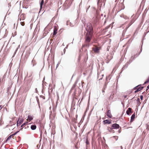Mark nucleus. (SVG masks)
<instances>
[{"label": "nucleus", "instance_id": "obj_1", "mask_svg": "<svg viewBox=\"0 0 149 149\" xmlns=\"http://www.w3.org/2000/svg\"><path fill=\"white\" fill-rule=\"evenodd\" d=\"M87 33L85 37V46L87 47L89 46V42H90L92 37L93 35V30L92 24L90 22H88L86 24V27H85Z\"/></svg>", "mask_w": 149, "mask_h": 149}, {"label": "nucleus", "instance_id": "obj_2", "mask_svg": "<svg viewBox=\"0 0 149 149\" xmlns=\"http://www.w3.org/2000/svg\"><path fill=\"white\" fill-rule=\"evenodd\" d=\"M24 119L22 118H19L17 122V127L19 126L23 122Z\"/></svg>", "mask_w": 149, "mask_h": 149}, {"label": "nucleus", "instance_id": "obj_3", "mask_svg": "<svg viewBox=\"0 0 149 149\" xmlns=\"http://www.w3.org/2000/svg\"><path fill=\"white\" fill-rule=\"evenodd\" d=\"M132 61L131 60V59H130L129 61H127L125 65L123 66L122 68V70H123L125 68H126L128 67V65H129L131 62H132Z\"/></svg>", "mask_w": 149, "mask_h": 149}, {"label": "nucleus", "instance_id": "obj_4", "mask_svg": "<svg viewBox=\"0 0 149 149\" xmlns=\"http://www.w3.org/2000/svg\"><path fill=\"white\" fill-rule=\"evenodd\" d=\"M111 126L112 128H113V129H118L120 127L119 125L116 123L113 124Z\"/></svg>", "mask_w": 149, "mask_h": 149}, {"label": "nucleus", "instance_id": "obj_5", "mask_svg": "<svg viewBox=\"0 0 149 149\" xmlns=\"http://www.w3.org/2000/svg\"><path fill=\"white\" fill-rule=\"evenodd\" d=\"M103 123L104 124H109L111 123V121H110L108 119L103 120Z\"/></svg>", "mask_w": 149, "mask_h": 149}, {"label": "nucleus", "instance_id": "obj_6", "mask_svg": "<svg viewBox=\"0 0 149 149\" xmlns=\"http://www.w3.org/2000/svg\"><path fill=\"white\" fill-rule=\"evenodd\" d=\"M99 48L98 47H96L93 48V50L95 53H97L99 52Z\"/></svg>", "mask_w": 149, "mask_h": 149}, {"label": "nucleus", "instance_id": "obj_7", "mask_svg": "<svg viewBox=\"0 0 149 149\" xmlns=\"http://www.w3.org/2000/svg\"><path fill=\"white\" fill-rule=\"evenodd\" d=\"M132 109L131 108H129L128 110L126 111V113L127 115H130L131 113H132Z\"/></svg>", "mask_w": 149, "mask_h": 149}, {"label": "nucleus", "instance_id": "obj_8", "mask_svg": "<svg viewBox=\"0 0 149 149\" xmlns=\"http://www.w3.org/2000/svg\"><path fill=\"white\" fill-rule=\"evenodd\" d=\"M107 115L109 118H111L112 116L111 114L110 110H108L107 112Z\"/></svg>", "mask_w": 149, "mask_h": 149}, {"label": "nucleus", "instance_id": "obj_9", "mask_svg": "<svg viewBox=\"0 0 149 149\" xmlns=\"http://www.w3.org/2000/svg\"><path fill=\"white\" fill-rule=\"evenodd\" d=\"M44 0H42L40 3V11L42 9V6L44 4Z\"/></svg>", "mask_w": 149, "mask_h": 149}, {"label": "nucleus", "instance_id": "obj_10", "mask_svg": "<svg viewBox=\"0 0 149 149\" xmlns=\"http://www.w3.org/2000/svg\"><path fill=\"white\" fill-rule=\"evenodd\" d=\"M36 128V126L35 125H32L31 126V129L32 130H35Z\"/></svg>", "mask_w": 149, "mask_h": 149}, {"label": "nucleus", "instance_id": "obj_11", "mask_svg": "<svg viewBox=\"0 0 149 149\" xmlns=\"http://www.w3.org/2000/svg\"><path fill=\"white\" fill-rule=\"evenodd\" d=\"M27 119L29 121H30L33 119V116L29 115L28 116Z\"/></svg>", "mask_w": 149, "mask_h": 149}, {"label": "nucleus", "instance_id": "obj_12", "mask_svg": "<svg viewBox=\"0 0 149 149\" xmlns=\"http://www.w3.org/2000/svg\"><path fill=\"white\" fill-rule=\"evenodd\" d=\"M135 117V113H133L132 115L131 118V121L132 122L134 120Z\"/></svg>", "mask_w": 149, "mask_h": 149}, {"label": "nucleus", "instance_id": "obj_13", "mask_svg": "<svg viewBox=\"0 0 149 149\" xmlns=\"http://www.w3.org/2000/svg\"><path fill=\"white\" fill-rule=\"evenodd\" d=\"M57 29L56 28H55L54 29L53 35H55L57 33Z\"/></svg>", "mask_w": 149, "mask_h": 149}, {"label": "nucleus", "instance_id": "obj_14", "mask_svg": "<svg viewBox=\"0 0 149 149\" xmlns=\"http://www.w3.org/2000/svg\"><path fill=\"white\" fill-rule=\"evenodd\" d=\"M140 86H139V87L137 88V89H136V91H134V93H135L140 91H141V89H140Z\"/></svg>", "mask_w": 149, "mask_h": 149}, {"label": "nucleus", "instance_id": "obj_15", "mask_svg": "<svg viewBox=\"0 0 149 149\" xmlns=\"http://www.w3.org/2000/svg\"><path fill=\"white\" fill-rule=\"evenodd\" d=\"M23 129V128H20L18 131L15 132L14 134H13V136L16 134L20 131L22 130Z\"/></svg>", "mask_w": 149, "mask_h": 149}, {"label": "nucleus", "instance_id": "obj_16", "mask_svg": "<svg viewBox=\"0 0 149 149\" xmlns=\"http://www.w3.org/2000/svg\"><path fill=\"white\" fill-rule=\"evenodd\" d=\"M66 24H67V25H70V26H73V25L69 21H67V22Z\"/></svg>", "mask_w": 149, "mask_h": 149}, {"label": "nucleus", "instance_id": "obj_17", "mask_svg": "<svg viewBox=\"0 0 149 149\" xmlns=\"http://www.w3.org/2000/svg\"><path fill=\"white\" fill-rule=\"evenodd\" d=\"M13 135L12 134V135H10L9 136H8V137L7 138L6 140V141H8V140H9L11 138V137H13Z\"/></svg>", "mask_w": 149, "mask_h": 149}, {"label": "nucleus", "instance_id": "obj_18", "mask_svg": "<svg viewBox=\"0 0 149 149\" xmlns=\"http://www.w3.org/2000/svg\"><path fill=\"white\" fill-rule=\"evenodd\" d=\"M36 100L37 101L38 104V105L39 106V107H40V103L39 102V100L38 98V97L37 96H36Z\"/></svg>", "mask_w": 149, "mask_h": 149}, {"label": "nucleus", "instance_id": "obj_19", "mask_svg": "<svg viewBox=\"0 0 149 149\" xmlns=\"http://www.w3.org/2000/svg\"><path fill=\"white\" fill-rule=\"evenodd\" d=\"M28 122H25V123H23L20 126L21 128H23V126L25 125L27 123H28Z\"/></svg>", "mask_w": 149, "mask_h": 149}, {"label": "nucleus", "instance_id": "obj_20", "mask_svg": "<svg viewBox=\"0 0 149 149\" xmlns=\"http://www.w3.org/2000/svg\"><path fill=\"white\" fill-rule=\"evenodd\" d=\"M149 82V76L148 77V79L146 80V81H145L144 84H143V85L144 84H147Z\"/></svg>", "mask_w": 149, "mask_h": 149}, {"label": "nucleus", "instance_id": "obj_21", "mask_svg": "<svg viewBox=\"0 0 149 149\" xmlns=\"http://www.w3.org/2000/svg\"><path fill=\"white\" fill-rule=\"evenodd\" d=\"M120 17H123L125 19H126L127 18V17L125 16L124 15H120Z\"/></svg>", "mask_w": 149, "mask_h": 149}, {"label": "nucleus", "instance_id": "obj_22", "mask_svg": "<svg viewBox=\"0 0 149 149\" xmlns=\"http://www.w3.org/2000/svg\"><path fill=\"white\" fill-rule=\"evenodd\" d=\"M113 129L112 128V126L111 127H109L107 128V130L109 131L110 132L111 131V130Z\"/></svg>", "mask_w": 149, "mask_h": 149}, {"label": "nucleus", "instance_id": "obj_23", "mask_svg": "<svg viewBox=\"0 0 149 149\" xmlns=\"http://www.w3.org/2000/svg\"><path fill=\"white\" fill-rule=\"evenodd\" d=\"M141 86V84H139V85L136 86L134 87L133 88V89H134V90H136L137 88L139 87V86Z\"/></svg>", "mask_w": 149, "mask_h": 149}, {"label": "nucleus", "instance_id": "obj_24", "mask_svg": "<svg viewBox=\"0 0 149 149\" xmlns=\"http://www.w3.org/2000/svg\"><path fill=\"white\" fill-rule=\"evenodd\" d=\"M10 124H12V125H15L16 124L13 121H11V120L10 121Z\"/></svg>", "mask_w": 149, "mask_h": 149}, {"label": "nucleus", "instance_id": "obj_25", "mask_svg": "<svg viewBox=\"0 0 149 149\" xmlns=\"http://www.w3.org/2000/svg\"><path fill=\"white\" fill-rule=\"evenodd\" d=\"M126 30H124L122 33V36H123L125 35V33L126 32Z\"/></svg>", "mask_w": 149, "mask_h": 149}, {"label": "nucleus", "instance_id": "obj_26", "mask_svg": "<svg viewBox=\"0 0 149 149\" xmlns=\"http://www.w3.org/2000/svg\"><path fill=\"white\" fill-rule=\"evenodd\" d=\"M113 137L117 141L118 140V137L116 136H113Z\"/></svg>", "mask_w": 149, "mask_h": 149}, {"label": "nucleus", "instance_id": "obj_27", "mask_svg": "<svg viewBox=\"0 0 149 149\" xmlns=\"http://www.w3.org/2000/svg\"><path fill=\"white\" fill-rule=\"evenodd\" d=\"M142 46H141V48L140 49V52H139V54L137 55V56H136V57L137 56H138L139 54H140V53L142 51Z\"/></svg>", "mask_w": 149, "mask_h": 149}, {"label": "nucleus", "instance_id": "obj_28", "mask_svg": "<svg viewBox=\"0 0 149 149\" xmlns=\"http://www.w3.org/2000/svg\"><path fill=\"white\" fill-rule=\"evenodd\" d=\"M20 24L22 26H24L25 24V23L24 22H20Z\"/></svg>", "mask_w": 149, "mask_h": 149}, {"label": "nucleus", "instance_id": "obj_29", "mask_svg": "<svg viewBox=\"0 0 149 149\" xmlns=\"http://www.w3.org/2000/svg\"><path fill=\"white\" fill-rule=\"evenodd\" d=\"M53 89L52 88H51L50 89H49V94L50 92L51 93Z\"/></svg>", "mask_w": 149, "mask_h": 149}, {"label": "nucleus", "instance_id": "obj_30", "mask_svg": "<svg viewBox=\"0 0 149 149\" xmlns=\"http://www.w3.org/2000/svg\"><path fill=\"white\" fill-rule=\"evenodd\" d=\"M29 128V126L28 125H26L25 126L24 129H26Z\"/></svg>", "mask_w": 149, "mask_h": 149}, {"label": "nucleus", "instance_id": "obj_31", "mask_svg": "<svg viewBox=\"0 0 149 149\" xmlns=\"http://www.w3.org/2000/svg\"><path fill=\"white\" fill-rule=\"evenodd\" d=\"M143 96L142 95H141L140 96V98L141 100H142L143 99Z\"/></svg>", "mask_w": 149, "mask_h": 149}, {"label": "nucleus", "instance_id": "obj_32", "mask_svg": "<svg viewBox=\"0 0 149 149\" xmlns=\"http://www.w3.org/2000/svg\"><path fill=\"white\" fill-rule=\"evenodd\" d=\"M67 48V46L63 50L64 54L65 53V52L66 51V49H65V48Z\"/></svg>", "mask_w": 149, "mask_h": 149}, {"label": "nucleus", "instance_id": "obj_33", "mask_svg": "<svg viewBox=\"0 0 149 149\" xmlns=\"http://www.w3.org/2000/svg\"><path fill=\"white\" fill-rule=\"evenodd\" d=\"M137 102H139V103H141L140 102V99L139 98H138L137 99Z\"/></svg>", "mask_w": 149, "mask_h": 149}, {"label": "nucleus", "instance_id": "obj_34", "mask_svg": "<svg viewBox=\"0 0 149 149\" xmlns=\"http://www.w3.org/2000/svg\"><path fill=\"white\" fill-rule=\"evenodd\" d=\"M146 129L148 130H149V125H147Z\"/></svg>", "mask_w": 149, "mask_h": 149}, {"label": "nucleus", "instance_id": "obj_35", "mask_svg": "<svg viewBox=\"0 0 149 149\" xmlns=\"http://www.w3.org/2000/svg\"><path fill=\"white\" fill-rule=\"evenodd\" d=\"M149 89V85L147 86L146 88V90H148Z\"/></svg>", "mask_w": 149, "mask_h": 149}, {"label": "nucleus", "instance_id": "obj_36", "mask_svg": "<svg viewBox=\"0 0 149 149\" xmlns=\"http://www.w3.org/2000/svg\"><path fill=\"white\" fill-rule=\"evenodd\" d=\"M18 48H17L16 49V50H15V53H14V55L15 54L16 52H17V50L18 49Z\"/></svg>", "mask_w": 149, "mask_h": 149}, {"label": "nucleus", "instance_id": "obj_37", "mask_svg": "<svg viewBox=\"0 0 149 149\" xmlns=\"http://www.w3.org/2000/svg\"><path fill=\"white\" fill-rule=\"evenodd\" d=\"M140 88L141 90L143 88V86L141 87V86H140Z\"/></svg>", "mask_w": 149, "mask_h": 149}, {"label": "nucleus", "instance_id": "obj_38", "mask_svg": "<svg viewBox=\"0 0 149 149\" xmlns=\"http://www.w3.org/2000/svg\"><path fill=\"white\" fill-rule=\"evenodd\" d=\"M35 91H36V93H38V91L37 90V88H36L35 89Z\"/></svg>", "mask_w": 149, "mask_h": 149}, {"label": "nucleus", "instance_id": "obj_39", "mask_svg": "<svg viewBox=\"0 0 149 149\" xmlns=\"http://www.w3.org/2000/svg\"><path fill=\"white\" fill-rule=\"evenodd\" d=\"M86 143L87 144V145H88L89 143V142H88V141H86Z\"/></svg>", "mask_w": 149, "mask_h": 149}, {"label": "nucleus", "instance_id": "obj_40", "mask_svg": "<svg viewBox=\"0 0 149 149\" xmlns=\"http://www.w3.org/2000/svg\"><path fill=\"white\" fill-rule=\"evenodd\" d=\"M127 95H124V97L125 98H126L127 97Z\"/></svg>", "mask_w": 149, "mask_h": 149}, {"label": "nucleus", "instance_id": "obj_41", "mask_svg": "<svg viewBox=\"0 0 149 149\" xmlns=\"http://www.w3.org/2000/svg\"><path fill=\"white\" fill-rule=\"evenodd\" d=\"M2 107V105H0V110L1 109Z\"/></svg>", "mask_w": 149, "mask_h": 149}, {"label": "nucleus", "instance_id": "obj_42", "mask_svg": "<svg viewBox=\"0 0 149 149\" xmlns=\"http://www.w3.org/2000/svg\"><path fill=\"white\" fill-rule=\"evenodd\" d=\"M131 25V24H130V25L129 26H128V27H126V29H127L128 28V27H129L130 25Z\"/></svg>", "mask_w": 149, "mask_h": 149}, {"label": "nucleus", "instance_id": "obj_43", "mask_svg": "<svg viewBox=\"0 0 149 149\" xmlns=\"http://www.w3.org/2000/svg\"><path fill=\"white\" fill-rule=\"evenodd\" d=\"M105 21H104V24H105V23L106 22V19H105Z\"/></svg>", "mask_w": 149, "mask_h": 149}, {"label": "nucleus", "instance_id": "obj_44", "mask_svg": "<svg viewBox=\"0 0 149 149\" xmlns=\"http://www.w3.org/2000/svg\"><path fill=\"white\" fill-rule=\"evenodd\" d=\"M13 125H12V124H11L10 125H9V126H12Z\"/></svg>", "mask_w": 149, "mask_h": 149}, {"label": "nucleus", "instance_id": "obj_45", "mask_svg": "<svg viewBox=\"0 0 149 149\" xmlns=\"http://www.w3.org/2000/svg\"><path fill=\"white\" fill-rule=\"evenodd\" d=\"M118 132H119V133H120V132H121V131H120V130H118Z\"/></svg>", "mask_w": 149, "mask_h": 149}, {"label": "nucleus", "instance_id": "obj_46", "mask_svg": "<svg viewBox=\"0 0 149 149\" xmlns=\"http://www.w3.org/2000/svg\"><path fill=\"white\" fill-rule=\"evenodd\" d=\"M58 64L57 65H56V68L58 67Z\"/></svg>", "mask_w": 149, "mask_h": 149}, {"label": "nucleus", "instance_id": "obj_47", "mask_svg": "<svg viewBox=\"0 0 149 149\" xmlns=\"http://www.w3.org/2000/svg\"><path fill=\"white\" fill-rule=\"evenodd\" d=\"M102 92L103 93H104V90H102Z\"/></svg>", "mask_w": 149, "mask_h": 149}, {"label": "nucleus", "instance_id": "obj_48", "mask_svg": "<svg viewBox=\"0 0 149 149\" xmlns=\"http://www.w3.org/2000/svg\"><path fill=\"white\" fill-rule=\"evenodd\" d=\"M8 126H9V125H7L6 126V127H8Z\"/></svg>", "mask_w": 149, "mask_h": 149}, {"label": "nucleus", "instance_id": "obj_49", "mask_svg": "<svg viewBox=\"0 0 149 149\" xmlns=\"http://www.w3.org/2000/svg\"><path fill=\"white\" fill-rule=\"evenodd\" d=\"M136 56V55H135V56H134V57L133 58V59H134V56Z\"/></svg>", "mask_w": 149, "mask_h": 149}, {"label": "nucleus", "instance_id": "obj_50", "mask_svg": "<svg viewBox=\"0 0 149 149\" xmlns=\"http://www.w3.org/2000/svg\"><path fill=\"white\" fill-rule=\"evenodd\" d=\"M120 148H121V149H122L123 148H122V146H120Z\"/></svg>", "mask_w": 149, "mask_h": 149}, {"label": "nucleus", "instance_id": "obj_51", "mask_svg": "<svg viewBox=\"0 0 149 149\" xmlns=\"http://www.w3.org/2000/svg\"><path fill=\"white\" fill-rule=\"evenodd\" d=\"M101 15L102 16H103V14H102Z\"/></svg>", "mask_w": 149, "mask_h": 149}, {"label": "nucleus", "instance_id": "obj_52", "mask_svg": "<svg viewBox=\"0 0 149 149\" xmlns=\"http://www.w3.org/2000/svg\"><path fill=\"white\" fill-rule=\"evenodd\" d=\"M102 78H101L100 79V80H101L102 79Z\"/></svg>", "mask_w": 149, "mask_h": 149}, {"label": "nucleus", "instance_id": "obj_53", "mask_svg": "<svg viewBox=\"0 0 149 149\" xmlns=\"http://www.w3.org/2000/svg\"><path fill=\"white\" fill-rule=\"evenodd\" d=\"M76 117H77V115H76Z\"/></svg>", "mask_w": 149, "mask_h": 149}, {"label": "nucleus", "instance_id": "obj_54", "mask_svg": "<svg viewBox=\"0 0 149 149\" xmlns=\"http://www.w3.org/2000/svg\"><path fill=\"white\" fill-rule=\"evenodd\" d=\"M106 16V15H104V17H105Z\"/></svg>", "mask_w": 149, "mask_h": 149}, {"label": "nucleus", "instance_id": "obj_55", "mask_svg": "<svg viewBox=\"0 0 149 149\" xmlns=\"http://www.w3.org/2000/svg\"><path fill=\"white\" fill-rule=\"evenodd\" d=\"M133 57V56H132V57H131V58H132Z\"/></svg>", "mask_w": 149, "mask_h": 149}, {"label": "nucleus", "instance_id": "obj_56", "mask_svg": "<svg viewBox=\"0 0 149 149\" xmlns=\"http://www.w3.org/2000/svg\"><path fill=\"white\" fill-rule=\"evenodd\" d=\"M3 77H5V75L4 76H3Z\"/></svg>", "mask_w": 149, "mask_h": 149}, {"label": "nucleus", "instance_id": "obj_57", "mask_svg": "<svg viewBox=\"0 0 149 149\" xmlns=\"http://www.w3.org/2000/svg\"><path fill=\"white\" fill-rule=\"evenodd\" d=\"M3 77H5V75L4 76H3Z\"/></svg>", "mask_w": 149, "mask_h": 149}, {"label": "nucleus", "instance_id": "obj_58", "mask_svg": "<svg viewBox=\"0 0 149 149\" xmlns=\"http://www.w3.org/2000/svg\"><path fill=\"white\" fill-rule=\"evenodd\" d=\"M15 24H14V26H15Z\"/></svg>", "mask_w": 149, "mask_h": 149}, {"label": "nucleus", "instance_id": "obj_59", "mask_svg": "<svg viewBox=\"0 0 149 149\" xmlns=\"http://www.w3.org/2000/svg\"><path fill=\"white\" fill-rule=\"evenodd\" d=\"M107 77H106V79L107 80Z\"/></svg>", "mask_w": 149, "mask_h": 149}, {"label": "nucleus", "instance_id": "obj_60", "mask_svg": "<svg viewBox=\"0 0 149 149\" xmlns=\"http://www.w3.org/2000/svg\"><path fill=\"white\" fill-rule=\"evenodd\" d=\"M111 95H110V98H111Z\"/></svg>", "mask_w": 149, "mask_h": 149}, {"label": "nucleus", "instance_id": "obj_61", "mask_svg": "<svg viewBox=\"0 0 149 149\" xmlns=\"http://www.w3.org/2000/svg\"><path fill=\"white\" fill-rule=\"evenodd\" d=\"M104 76V75H103H103H102V76Z\"/></svg>", "mask_w": 149, "mask_h": 149}, {"label": "nucleus", "instance_id": "obj_62", "mask_svg": "<svg viewBox=\"0 0 149 149\" xmlns=\"http://www.w3.org/2000/svg\"><path fill=\"white\" fill-rule=\"evenodd\" d=\"M8 5H9L10 3H8Z\"/></svg>", "mask_w": 149, "mask_h": 149}]
</instances>
